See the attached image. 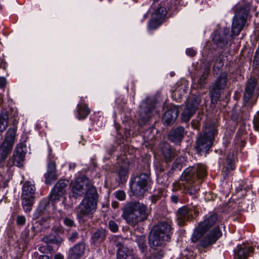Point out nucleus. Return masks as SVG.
Wrapping results in <instances>:
<instances>
[{"label":"nucleus","mask_w":259,"mask_h":259,"mask_svg":"<svg viewBox=\"0 0 259 259\" xmlns=\"http://www.w3.org/2000/svg\"><path fill=\"white\" fill-rule=\"evenodd\" d=\"M109 229L113 232H116L118 230V226L113 221H110L108 224Z\"/></svg>","instance_id":"obj_44"},{"label":"nucleus","mask_w":259,"mask_h":259,"mask_svg":"<svg viewBox=\"0 0 259 259\" xmlns=\"http://www.w3.org/2000/svg\"><path fill=\"white\" fill-rule=\"evenodd\" d=\"M151 179L147 173H142L135 177L131 183V189L136 196H142L148 191L150 186Z\"/></svg>","instance_id":"obj_8"},{"label":"nucleus","mask_w":259,"mask_h":259,"mask_svg":"<svg viewBox=\"0 0 259 259\" xmlns=\"http://www.w3.org/2000/svg\"><path fill=\"white\" fill-rule=\"evenodd\" d=\"M187 252L188 251L187 250L185 251V252L186 253L185 255L187 256L188 259H194L195 256H194L193 253L192 252H189L190 254L189 255L187 253Z\"/></svg>","instance_id":"obj_56"},{"label":"nucleus","mask_w":259,"mask_h":259,"mask_svg":"<svg viewBox=\"0 0 259 259\" xmlns=\"http://www.w3.org/2000/svg\"><path fill=\"white\" fill-rule=\"evenodd\" d=\"M68 182L64 180H60L54 186L50 193V199L56 201L62 197L65 193Z\"/></svg>","instance_id":"obj_15"},{"label":"nucleus","mask_w":259,"mask_h":259,"mask_svg":"<svg viewBox=\"0 0 259 259\" xmlns=\"http://www.w3.org/2000/svg\"><path fill=\"white\" fill-rule=\"evenodd\" d=\"M76 166V165L75 163H70L69 164V168H74Z\"/></svg>","instance_id":"obj_62"},{"label":"nucleus","mask_w":259,"mask_h":259,"mask_svg":"<svg viewBox=\"0 0 259 259\" xmlns=\"http://www.w3.org/2000/svg\"><path fill=\"white\" fill-rule=\"evenodd\" d=\"M170 240L151 231L148 236L149 245L151 249V255L148 259H161L164 256L162 248Z\"/></svg>","instance_id":"obj_7"},{"label":"nucleus","mask_w":259,"mask_h":259,"mask_svg":"<svg viewBox=\"0 0 259 259\" xmlns=\"http://www.w3.org/2000/svg\"><path fill=\"white\" fill-rule=\"evenodd\" d=\"M214 64L213 66V73L218 74L221 70V68L224 66V62L221 55L215 56L213 59Z\"/></svg>","instance_id":"obj_36"},{"label":"nucleus","mask_w":259,"mask_h":259,"mask_svg":"<svg viewBox=\"0 0 259 259\" xmlns=\"http://www.w3.org/2000/svg\"><path fill=\"white\" fill-rule=\"evenodd\" d=\"M161 152L164 161L170 162L174 158L175 153L171 149L170 145L166 142H162L160 145Z\"/></svg>","instance_id":"obj_23"},{"label":"nucleus","mask_w":259,"mask_h":259,"mask_svg":"<svg viewBox=\"0 0 259 259\" xmlns=\"http://www.w3.org/2000/svg\"><path fill=\"white\" fill-rule=\"evenodd\" d=\"M16 132V127H10L6 133L5 140L3 143H6V145L13 148L15 143Z\"/></svg>","instance_id":"obj_28"},{"label":"nucleus","mask_w":259,"mask_h":259,"mask_svg":"<svg viewBox=\"0 0 259 259\" xmlns=\"http://www.w3.org/2000/svg\"><path fill=\"white\" fill-rule=\"evenodd\" d=\"M38 259H49V257L47 255H41L39 256Z\"/></svg>","instance_id":"obj_60"},{"label":"nucleus","mask_w":259,"mask_h":259,"mask_svg":"<svg viewBox=\"0 0 259 259\" xmlns=\"http://www.w3.org/2000/svg\"><path fill=\"white\" fill-rule=\"evenodd\" d=\"M54 259H63V256L62 254L58 253L55 256Z\"/></svg>","instance_id":"obj_59"},{"label":"nucleus","mask_w":259,"mask_h":259,"mask_svg":"<svg viewBox=\"0 0 259 259\" xmlns=\"http://www.w3.org/2000/svg\"><path fill=\"white\" fill-rule=\"evenodd\" d=\"M25 152L22 146H18L14 151L12 157L7 163V166L11 167L14 165L21 167L23 166Z\"/></svg>","instance_id":"obj_14"},{"label":"nucleus","mask_w":259,"mask_h":259,"mask_svg":"<svg viewBox=\"0 0 259 259\" xmlns=\"http://www.w3.org/2000/svg\"><path fill=\"white\" fill-rule=\"evenodd\" d=\"M12 149V147L2 143L0 146V166L3 167L4 162Z\"/></svg>","instance_id":"obj_31"},{"label":"nucleus","mask_w":259,"mask_h":259,"mask_svg":"<svg viewBox=\"0 0 259 259\" xmlns=\"http://www.w3.org/2000/svg\"><path fill=\"white\" fill-rule=\"evenodd\" d=\"M162 177H164V178H165V179H166V181H165V182H163V181H162V180H161V179H162V177H159V178H158V179H157V180H158V183H161V184H163L164 185H166V184H167V182L168 178V175H165V174H164V175H163L162 176Z\"/></svg>","instance_id":"obj_51"},{"label":"nucleus","mask_w":259,"mask_h":259,"mask_svg":"<svg viewBox=\"0 0 259 259\" xmlns=\"http://www.w3.org/2000/svg\"><path fill=\"white\" fill-rule=\"evenodd\" d=\"M186 54L190 57H193L196 54V51L192 48H189V49H187L186 50Z\"/></svg>","instance_id":"obj_50"},{"label":"nucleus","mask_w":259,"mask_h":259,"mask_svg":"<svg viewBox=\"0 0 259 259\" xmlns=\"http://www.w3.org/2000/svg\"><path fill=\"white\" fill-rule=\"evenodd\" d=\"M77 117L79 119L85 118L90 112V110L85 104L78 105Z\"/></svg>","instance_id":"obj_35"},{"label":"nucleus","mask_w":259,"mask_h":259,"mask_svg":"<svg viewBox=\"0 0 259 259\" xmlns=\"http://www.w3.org/2000/svg\"><path fill=\"white\" fill-rule=\"evenodd\" d=\"M35 187L30 182H26L22 187V196L28 197H34Z\"/></svg>","instance_id":"obj_30"},{"label":"nucleus","mask_w":259,"mask_h":259,"mask_svg":"<svg viewBox=\"0 0 259 259\" xmlns=\"http://www.w3.org/2000/svg\"><path fill=\"white\" fill-rule=\"evenodd\" d=\"M164 17H153L151 18L148 24V27L150 29H154L156 28L162 23V19Z\"/></svg>","instance_id":"obj_40"},{"label":"nucleus","mask_w":259,"mask_h":259,"mask_svg":"<svg viewBox=\"0 0 259 259\" xmlns=\"http://www.w3.org/2000/svg\"><path fill=\"white\" fill-rule=\"evenodd\" d=\"M252 248L245 246H237V250L234 252L235 259H245L249 253L252 252Z\"/></svg>","instance_id":"obj_26"},{"label":"nucleus","mask_w":259,"mask_h":259,"mask_svg":"<svg viewBox=\"0 0 259 259\" xmlns=\"http://www.w3.org/2000/svg\"><path fill=\"white\" fill-rule=\"evenodd\" d=\"M178 223L180 226L185 225L186 222L189 220L192 217V213L187 206L180 208L177 212Z\"/></svg>","instance_id":"obj_21"},{"label":"nucleus","mask_w":259,"mask_h":259,"mask_svg":"<svg viewBox=\"0 0 259 259\" xmlns=\"http://www.w3.org/2000/svg\"><path fill=\"white\" fill-rule=\"evenodd\" d=\"M106 231L104 229H99L92 235L91 239L94 244H100L106 239Z\"/></svg>","instance_id":"obj_29"},{"label":"nucleus","mask_w":259,"mask_h":259,"mask_svg":"<svg viewBox=\"0 0 259 259\" xmlns=\"http://www.w3.org/2000/svg\"><path fill=\"white\" fill-rule=\"evenodd\" d=\"M154 13L152 15H155L156 16H166L167 14V10L164 7L158 6L156 8L152 9Z\"/></svg>","instance_id":"obj_41"},{"label":"nucleus","mask_w":259,"mask_h":259,"mask_svg":"<svg viewBox=\"0 0 259 259\" xmlns=\"http://www.w3.org/2000/svg\"><path fill=\"white\" fill-rule=\"evenodd\" d=\"M85 244L81 242L75 244L68 250L69 259H80L84 253Z\"/></svg>","instance_id":"obj_18"},{"label":"nucleus","mask_w":259,"mask_h":259,"mask_svg":"<svg viewBox=\"0 0 259 259\" xmlns=\"http://www.w3.org/2000/svg\"><path fill=\"white\" fill-rule=\"evenodd\" d=\"M233 160H234L233 154H232V155L229 154L227 156V161L228 162V164H227V169H230L232 170L235 168V165L234 164Z\"/></svg>","instance_id":"obj_42"},{"label":"nucleus","mask_w":259,"mask_h":259,"mask_svg":"<svg viewBox=\"0 0 259 259\" xmlns=\"http://www.w3.org/2000/svg\"><path fill=\"white\" fill-rule=\"evenodd\" d=\"M98 195L95 187H91L85 197L76 208V216L79 222L84 223L87 218H91L97 209Z\"/></svg>","instance_id":"obj_5"},{"label":"nucleus","mask_w":259,"mask_h":259,"mask_svg":"<svg viewBox=\"0 0 259 259\" xmlns=\"http://www.w3.org/2000/svg\"><path fill=\"white\" fill-rule=\"evenodd\" d=\"M154 100L150 98H147L143 100L140 105L138 123L140 126L145 125L150 119L152 111L155 108Z\"/></svg>","instance_id":"obj_9"},{"label":"nucleus","mask_w":259,"mask_h":259,"mask_svg":"<svg viewBox=\"0 0 259 259\" xmlns=\"http://www.w3.org/2000/svg\"><path fill=\"white\" fill-rule=\"evenodd\" d=\"M115 197L120 201L124 200L125 198V193L123 191L118 190L114 193Z\"/></svg>","instance_id":"obj_43"},{"label":"nucleus","mask_w":259,"mask_h":259,"mask_svg":"<svg viewBox=\"0 0 259 259\" xmlns=\"http://www.w3.org/2000/svg\"><path fill=\"white\" fill-rule=\"evenodd\" d=\"M153 130V128H150L149 129H148L147 131H146L145 135H146L147 134V133H148L152 132Z\"/></svg>","instance_id":"obj_64"},{"label":"nucleus","mask_w":259,"mask_h":259,"mask_svg":"<svg viewBox=\"0 0 259 259\" xmlns=\"http://www.w3.org/2000/svg\"><path fill=\"white\" fill-rule=\"evenodd\" d=\"M218 221V215L213 213L206 217L203 221L199 224L191 237L192 242L199 241L197 245L198 248L201 247L206 248L215 243L222 236V233L218 226L209 231Z\"/></svg>","instance_id":"obj_2"},{"label":"nucleus","mask_w":259,"mask_h":259,"mask_svg":"<svg viewBox=\"0 0 259 259\" xmlns=\"http://www.w3.org/2000/svg\"><path fill=\"white\" fill-rule=\"evenodd\" d=\"M115 245L120 246L117 252V259H130L132 254V249L119 242H117Z\"/></svg>","instance_id":"obj_27"},{"label":"nucleus","mask_w":259,"mask_h":259,"mask_svg":"<svg viewBox=\"0 0 259 259\" xmlns=\"http://www.w3.org/2000/svg\"><path fill=\"white\" fill-rule=\"evenodd\" d=\"M179 113L178 107L171 105L166 110L163 116V120L167 124L173 123L177 118Z\"/></svg>","instance_id":"obj_20"},{"label":"nucleus","mask_w":259,"mask_h":259,"mask_svg":"<svg viewBox=\"0 0 259 259\" xmlns=\"http://www.w3.org/2000/svg\"><path fill=\"white\" fill-rule=\"evenodd\" d=\"M216 133L217 128L214 124H206L198 136L195 147L197 151L201 154L206 153L212 146Z\"/></svg>","instance_id":"obj_6"},{"label":"nucleus","mask_w":259,"mask_h":259,"mask_svg":"<svg viewBox=\"0 0 259 259\" xmlns=\"http://www.w3.org/2000/svg\"><path fill=\"white\" fill-rule=\"evenodd\" d=\"M29 234V231L28 230H25L23 233L22 235L24 237H25V238H27L28 237V235Z\"/></svg>","instance_id":"obj_58"},{"label":"nucleus","mask_w":259,"mask_h":259,"mask_svg":"<svg viewBox=\"0 0 259 259\" xmlns=\"http://www.w3.org/2000/svg\"><path fill=\"white\" fill-rule=\"evenodd\" d=\"M72 196L75 198L82 196L89 189L94 187L85 176L78 177L71 184Z\"/></svg>","instance_id":"obj_10"},{"label":"nucleus","mask_w":259,"mask_h":259,"mask_svg":"<svg viewBox=\"0 0 259 259\" xmlns=\"http://www.w3.org/2000/svg\"><path fill=\"white\" fill-rule=\"evenodd\" d=\"M206 77H204L201 75L197 80L198 85L197 88H202L204 85L206 83Z\"/></svg>","instance_id":"obj_45"},{"label":"nucleus","mask_w":259,"mask_h":259,"mask_svg":"<svg viewBox=\"0 0 259 259\" xmlns=\"http://www.w3.org/2000/svg\"><path fill=\"white\" fill-rule=\"evenodd\" d=\"M42 241L47 244L46 247L47 248V252H52L53 250V247L48 245L49 243H52L59 246L63 241V239L59 236H47L43 238Z\"/></svg>","instance_id":"obj_25"},{"label":"nucleus","mask_w":259,"mask_h":259,"mask_svg":"<svg viewBox=\"0 0 259 259\" xmlns=\"http://www.w3.org/2000/svg\"><path fill=\"white\" fill-rule=\"evenodd\" d=\"M227 75L222 73L210 88L211 102L215 103L227 85Z\"/></svg>","instance_id":"obj_12"},{"label":"nucleus","mask_w":259,"mask_h":259,"mask_svg":"<svg viewBox=\"0 0 259 259\" xmlns=\"http://www.w3.org/2000/svg\"><path fill=\"white\" fill-rule=\"evenodd\" d=\"M42 216L40 220L37 221L34 223H33V228L37 227V225H40L42 228H47L49 227V224L51 221V218L48 215H44Z\"/></svg>","instance_id":"obj_37"},{"label":"nucleus","mask_w":259,"mask_h":259,"mask_svg":"<svg viewBox=\"0 0 259 259\" xmlns=\"http://www.w3.org/2000/svg\"><path fill=\"white\" fill-rule=\"evenodd\" d=\"M232 11L234 16H248L250 13V6L249 4H237L232 8Z\"/></svg>","instance_id":"obj_24"},{"label":"nucleus","mask_w":259,"mask_h":259,"mask_svg":"<svg viewBox=\"0 0 259 259\" xmlns=\"http://www.w3.org/2000/svg\"><path fill=\"white\" fill-rule=\"evenodd\" d=\"M205 166L197 164L187 168L181 176L182 183L176 182L172 185V191L182 190L183 193L195 197L199 190V185L206 177Z\"/></svg>","instance_id":"obj_1"},{"label":"nucleus","mask_w":259,"mask_h":259,"mask_svg":"<svg viewBox=\"0 0 259 259\" xmlns=\"http://www.w3.org/2000/svg\"><path fill=\"white\" fill-rule=\"evenodd\" d=\"M257 81L254 78H250L246 84L244 96V105L251 109L253 104L255 103L258 94H254L255 88L256 87Z\"/></svg>","instance_id":"obj_13"},{"label":"nucleus","mask_w":259,"mask_h":259,"mask_svg":"<svg viewBox=\"0 0 259 259\" xmlns=\"http://www.w3.org/2000/svg\"><path fill=\"white\" fill-rule=\"evenodd\" d=\"M47 248L46 247V246H43L39 247L38 250L41 252L45 253L47 252Z\"/></svg>","instance_id":"obj_57"},{"label":"nucleus","mask_w":259,"mask_h":259,"mask_svg":"<svg viewBox=\"0 0 259 259\" xmlns=\"http://www.w3.org/2000/svg\"><path fill=\"white\" fill-rule=\"evenodd\" d=\"M9 114L8 111L3 110L0 113V133L4 132L9 125Z\"/></svg>","instance_id":"obj_33"},{"label":"nucleus","mask_w":259,"mask_h":259,"mask_svg":"<svg viewBox=\"0 0 259 259\" xmlns=\"http://www.w3.org/2000/svg\"><path fill=\"white\" fill-rule=\"evenodd\" d=\"M128 170L127 165L125 164L119 166L117 170V174L121 183H123L126 181Z\"/></svg>","instance_id":"obj_38"},{"label":"nucleus","mask_w":259,"mask_h":259,"mask_svg":"<svg viewBox=\"0 0 259 259\" xmlns=\"http://www.w3.org/2000/svg\"><path fill=\"white\" fill-rule=\"evenodd\" d=\"M112 206H113L114 208H116V207H117L118 206V202H113V203H112Z\"/></svg>","instance_id":"obj_63"},{"label":"nucleus","mask_w":259,"mask_h":259,"mask_svg":"<svg viewBox=\"0 0 259 259\" xmlns=\"http://www.w3.org/2000/svg\"><path fill=\"white\" fill-rule=\"evenodd\" d=\"M201 101V99L199 95H193L188 97L185 107L182 112V119L184 121H188L195 113Z\"/></svg>","instance_id":"obj_11"},{"label":"nucleus","mask_w":259,"mask_h":259,"mask_svg":"<svg viewBox=\"0 0 259 259\" xmlns=\"http://www.w3.org/2000/svg\"><path fill=\"white\" fill-rule=\"evenodd\" d=\"M170 200L173 203L177 204L179 201V197L177 195H173L171 196Z\"/></svg>","instance_id":"obj_54"},{"label":"nucleus","mask_w":259,"mask_h":259,"mask_svg":"<svg viewBox=\"0 0 259 259\" xmlns=\"http://www.w3.org/2000/svg\"><path fill=\"white\" fill-rule=\"evenodd\" d=\"M78 234L76 232H73L70 236L68 237V240L72 242H75L78 238Z\"/></svg>","instance_id":"obj_48"},{"label":"nucleus","mask_w":259,"mask_h":259,"mask_svg":"<svg viewBox=\"0 0 259 259\" xmlns=\"http://www.w3.org/2000/svg\"><path fill=\"white\" fill-rule=\"evenodd\" d=\"M237 190L238 191H241L242 190H243V189H245V188L244 187V186L243 185H240L239 187H237Z\"/></svg>","instance_id":"obj_61"},{"label":"nucleus","mask_w":259,"mask_h":259,"mask_svg":"<svg viewBox=\"0 0 259 259\" xmlns=\"http://www.w3.org/2000/svg\"><path fill=\"white\" fill-rule=\"evenodd\" d=\"M149 213L146 205L138 201H132L123 207L122 217L129 225L135 227L147 220Z\"/></svg>","instance_id":"obj_3"},{"label":"nucleus","mask_w":259,"mask_h":259,"mask_svg":"<svg viewBox=\"0 0 259 259\" xmlns=\"http://www.w3.org/2000/svg\"><path fill=\"white\" fill-rule=\"evenodd\" d=\"M34 199V197L22 196V205L26 212H29L31 210Z\"/></svg>","instance_id":"obj_34"},{"label":"nucleus","mask_w":259,"mask_h":259,"mask_svg":"<svg viewBox=\"0 0 259 259\" xmlns=\"http://www.w3.org/2000/svg\"><path fill=\"white\" fill-rule=\"evenodd\" d=\"M152 231L170 240L171 225L168 221L160 222L153 227Z\"/></svg>","instance_id":"obj_17"},{"label":"nucleus","mask_w":259,"mask_h":259,"mask_svg":"<svg viewBox=\"0 0 259 259\" xmlns=\"http://www.w3.org/2000/svg\"><path fill=\"white\" fill-rule=\"evenodd\" d=\"M137 242L139 249L142 253H145L147 251V245L145 237L141 236L137 238Z\"/></svg>","instance_id":"obj_39"},{"label":"nucleus","mask_w":259,"mask_h":259,"mask_svg":"<svg viewBox=\"0 0 259 259\" xmlns=\"http://www.w3.org/2000/svg\"><path fill=\"white\" fill-rule=\"evenodd\" d=\"M185 135V128L183 127L179 126L171 131L168 134L169 140L176 144L181 142Z\"/></svg>","instance_id":"obj_22"},{"label":"nucleus","mask_w":259,"mask_h":259,"mask_svg":"<svg viewBox=\"0 0 259 259\" xmlns=\"http://www.w3.org/2000/svg\"><path fill=\"white\" fill-rule=\"evenodd\" d=\"M246 19L245 17H234L232 21V32L229 28H224L214 32L212 41L219 48L227 46L235 36L238 35L243 28Z\"/></svg>","instance_id":"obj_4"},{"label":"nucleus","mask_w":259,"mask_h":259,"mask_svg":"<svg viewBox=\"0 0 259 259\" xmlns=\"http://www.w3.org/2000/svg\"><path fill=\"white\" fill-rule=\"evenodd\" d=\"M26 219L23 215H18L16 219L17 224L18 225H23L25 224Z\"/></svg>","instance_id":"obj_46"},{"label":"nucleus","mask_w":259,"mask_h":259,"mask_svg":"<svg viewBox=\"0 0 259 259\" xmlns=\"http://www.w3.org/2000/svg\"><path fill=\"white\" fill-rule=\"evenodd\" d=\"M191 124L192 127L195 129H197L199 126V122L197 120H193Z\"/></svg>","instance_id":"obj_55"},{"label":"nucleus","mask_w":259,"mask_h":259,"mask_svg":"<svg viewBox=\"0 0 259 259\" xmlns=\"http://www.w3.org/2000/svg\"><path fill=\"white\" fill-rule=\"evenodd\" d=\"M6 84V79L4 77H0V88H4L5 87Z\"/></svg>","instance_id":"obj_53"},{"label":"nucleus","mask_w":259,"mask_h":259,"mask_svg":"<svg viewBox=\"0 0 259 259\" xmlns=\"http://www.w3.org/2000/svg\"><path fill=\"white\" fill-rule=\"evenodd\" d=\"M50 207V200L47 198L42 199L34 212L32 220H36L43 215H48Z\"/></svg>","instance_id":"obj_19"},{"label":"nucleus","mask_w":259,"mask_h":259,"mask_svg":"<svg viewBox=\"0 0 259 259\" xmlns=\"http://www.w3.org/2000/svg\"><path fill=\"white\" fill-rule=\"evenodd\" d=\"M56 164L55 162L50 160L47 164V170L44 174L45 183L51 185L58 178Z\"/></svg>","instance_id":"obj_16"},{"label":"nucleus","mask_w":259,"mask_h":259,"mask_svg":"<svg viewBox=\"0 0 259 259\" xmlns=\"http://www.w3.org/2000/svg\"><path fill=\"white\" fill-rule=\"evenodd\" d=\"M63 222L64 224L68 227H71L74 225V222L73 220L68 218H66L64 219Z\"/></svg>","instance_id":"obj_47"},{"label":"nucleus","mask_w":259,"mask_h":259,"mask_svg":"<svg viewBox=\"0 0 259 259\" xmlns=\"http://www.w3.org/2000/svg\"><path fill=\"white\" fill-rule=\"evenodd\" d=\"M209 72H210V65L208 67H206L204 69L202 75L203 76H204V77L207 78L208 76V75L209 73Z\"/></svg>","instance_id":"obj_52"},{"label":"nucleus","mask_w":259,"mask_h":259,"mask_svg":"<svg viewBox=\"0 0 259 259\" xmlns=\"http://www.w3.org/2000/svg\"><path fill=\"white\" fill-rule=\"evenodd\" d=\"M159 199L160 196L158 195H153L149 197V200L152 204H155Z\"/></svg>","instance_id":"obj_49"},{"label":"nucleus","mask_w":259,"mask_h":259,"mask_svg":"<svg viewBox=\"0 0 259 259\" xmlns=\"http://www.w3.org/2000/svg\"><path fill=\"white\" fill-rule=\"evenodd\" d=\"M187 87L185 84L178 85L172 92V97L177 101H180L185 95Z\"/></svg>","instance_id":"obj_32"}]
</instances>
